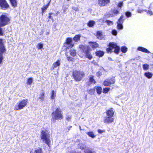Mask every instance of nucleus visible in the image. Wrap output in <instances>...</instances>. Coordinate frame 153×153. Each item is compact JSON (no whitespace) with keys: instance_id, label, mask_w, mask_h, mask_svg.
Wrapping results in <instances>:
<instances>
[{"instance_id":"obj_1","label":"nucleus","mask_w":153,"mask_h":153,"mask_svg":"<svg viewBox=\"0 0 153 153\" xmlns=\"http://www.w3.org/2000/svg\"><path fill=\"white\" fill-rule=\"evenodd\" d=\"M40 138L43 142L46 144L50 147L51 140L50 135L48 131L46 130H42L41 133Z\"/></svg>"},{"instance_id":"obj_2","label":"nucleus","mask_w":153,"mask_h":153,"mask_svg":"<svg viewBox=\"0 0 153 153\" xmlns=\"http://www.w3.org/2000/svg\"><path fill=\"white\" fill-rule=\"evenodd\" d=\"M52 118L53 120H59L63 117L62 111L59 108H57L52 113Z\"/></svg>"},{"instance_id":"obj_3","label":"nucleus","mask_w":153,"mask_h":153,"mask_svg":"<svg viewBox=\"0 0 153 153\" xmlns=\"http://www.w3.org/2000/svg\"><path fill=\"white\" fill-rule=\"evenodd\" d=\"M109 48H106V51L107 53H111L112 52V50L114 49V52L116 54L118 53L120 48L116 43L114 42H110L109 44Z\"/></svg>"},{"instance_id":"obj_4","label":"nucleus","mask_w":153,"mask_h":153,"mask_svg":"<svg viewBox=\"0 0 153 153\" xmlns=\"http://www.w3.org/2000/svg\"><path fill=\"white\" fill-rule=\"evenodd\" d=\"M10 19L6 14H2L0 16V27H3L10 23Z\"/></svg>"},{"instance_id":"obj_5","label":"nucleus","mask_w":153,"mask_h":153,"mask_svg":"<svg viewBox=\"0 0 153 153\" xmlns=\"http://www.w3.org/2000/svg\"><path fill=\"white\" fill-rule=\"evenodd\" d=\"M28 100L27 99H23L19 101L14 107V109L15 110H19L23 109L27 105Z\"/></svg>"},{"instance_id":"obj_6","label":"nucleus","mask_w":153,"mask_h":153,"mask_svg":"<svg viewBox=\"0 0 153 153\" xmlns=\"http://www.w3.org/2000/svg\"><path fill=\"white\" fill-rule=\"evenodd\" d=\"M73 75L75 80L79 81L84 76V73L82 71H75L73 72Z\"/></svg>"},{"instance_id":"obj_7","label":"nucleus","mask_w":153,"mask_h":153,"mask_svg":"<svg viewBox=\"0 0 153 153\" xmlns=\"http://www.w3.org/2000/svg\"><path fill=\"white\" fill-rule=\"evenodd\" d=\"M0 7L2 9L6 10L10 6L6 0H0Z\"/></svg>"},{"instance_id":"obj_8","label":"nucleus","mask_w":153,"mask_h":153,"mask_svg":"<svg viewBox=\"0 0 153 153\" xmlns=\"http://www.w3.org/2000/svg\"><path fill=\"white\" fill-rule=\"evenodd\" d=\"M123 16H121L117 22V28L118 29L122 30L123 28V23L124 20L123 19Z\"/></svg>"},{"instance_id":"obj_9","label":"nucleus","mask_w":153,"mask_h":153,"mask_svg":"<svg viewBox=\"0 0 153 153\" xmlns=\"http://www.w3.org/2000/svg\"><path fill=\"white\" fill-rule=\"evenodd\" d=\"M114 120L113 117L106 116L104 118L103 122L104 123H113Z\"/></svg>"},{"instance_id":"obj_10","label":"nucleus","mask_w":153,"mask_h":153,"mask_svg":"<svg viewBox=\"0 0 153 153\" xmlns=\"http://www.w3.org/2000/svg\"><path fill=\"white\" fill-rule=\"evenodd\" d=\"M115 83V79H108L105 80L103 83L105 86H109L111 84H114Z\"/></svg>"},{"instance_id":"obj_11","label":"nucleus","mask_w":153,"mask_h":153,"mask_svg":"<svg viewBox=\"0 0 153 153\" xmlns=\"http://www.w3.org/2000/svg\"><path fill=\"white\" fill-rule=\"evenodd\" d=\"M110 2V0H98V3L100 7H104Z\"/></svg>"},{"instance_id":"obj_12","label":"nucleus","mask_w":153,"mask_h":153,"mask_svg":"<svg viewBox=\"0 0 153 153\" xmlns=\"http://www.w3.org/2000/svg\"><path fill=\"white\" fill-rule=\"evenodd\" d=\"M79 48L82 52L85 53L90 51V48L87 45H80L79 46Z\"/></svg>"},{"instance_id":"obj_13","label":"nucleus","mask_w":153,"mask_h":153,"mask_svg":"<svg viewBox=\"0 0 153 153\" xmlns=\"http://www.w3.org/2000/svg\"><path fill=\"white\" fill-rule=\"evenodd\" d=\"M6 51V50L3 43L2 40V39H0V52H1L3 53L5 52Z\"/></svg>"},{"instance_id":"obj_14","label":"nucleus","mask_w":153,"mask_h":153,"mask_svg":"<svg viewBox=\"0 0 153 153\" xmlns=\"http://www.w3.org/2000/svg\"><path fill=\"white\" fill-rule=\"evenodd\" d=\"M106 113V116L113 117L114 114V112L112 108H110L107 111Z\"/></svg>"},{"instance_id":"obj_15","label":"nucleus","mask_w":153,"mask_h":153,"mask_svg":"<svg viewBox=\"0 0 153 153\" xmlns=\"http://www.w3.org/2000/svg\"><path fill=\"white\" fill-rule=\"evenodd\" d=\"M44 99L45 93L44 92H42L39 94L38 99L39 100L40 102H42L44 101Z\"/></svg>"},{"instance_id":"obj_16","label":"nucleus","mask_w":153,"mask_h":153,"mask_svg":"<svg viewBox=\"0 0 153 153\" xmlns=\"http://www.w3.org/2000/svg\"><path fill=\"white\" fill-rule=\"evenodd\" d=\"M84 153H96V152L94 151L92 149L87 147L84 151Z\"/></svg>"},{"instance_id":"obj_17","label":"nucleus","mask_w":153,"mask_h":153,"mask_svg":"<svg viewBox=\"0 0 153 153\" xmlns=\"http://www.w3.org/2000/svg\"><path fill=\"white\" fill-rule=\"evenodd\" d=\"M96 36L98 39L100 40L102 39L103 38L102 32L101 31H97V32Z\"/></svg>"},{"instance_id":"obj_18","label":"nucleus","mask_w":153,"mask_h":153,"mask_svg":"<svg viewBox=\"0 0 153 153\" xmlns=\"http://www.w3.org/2000/svg\"><path fill=\"white\" fill-rule=\"evenodd\" d=\"M137 50L147 53H150L149 51L146 48L141 47H139L137 48Z\"/></svg>"},{"instance_id":"obj_19","label":"nucleus","mask_w":153,"mask_h":153,"mask_svg":"<svg viewBox=\"0 0 153 153\" xmlns=\"http://www.w3.org/2000/svg\"><path fill=\"white\" fill-rule=\"evenodd\" d=\"M72 41V39L70 38H68L66 40V43L68 45H70V48H72L74 46L73 44H71Z\"/></svg>"},{"instance_id":"obj_20","label":"nucleus","mask_w":153,"mask_h":153,"mask_svg":"<svg viewBox=\"0 0 153 153\" xmlns=\"http://www.w3.org/2000/svg\"><path fill=\"white\" fill-rule=\"evenodd\" d=\"M90 45L93 48H96L98 47V44L95 42H89Z\"/></svg>"},{"instance_id":"obj_21","label":"nucleus","mask_w":153,"mask_h":153,"mask_svg":"<svg viewBox=\"0 0 153 153\" xmlns=\"http://www.w3.org/2000/svg\"><path fill=\"white\" fill-rule=\"evenodd\" d=\"M104 53V52L101 51H98L96 52V55L99 57L102 56Z\"/></svg>"},{"instance_id":"obj_22","label":"nucleus","mask_w":153,"mask_h":153,"mask_svg":"<svg viewBox=\"0 0 153 153\" xmlns=\"http://www.w3.org/2000/svg\"><path fill=\"white\" fill-rule=\"evenodd\" d=\"M78 147L82 149H84L87 148L85 145L82 143H79L78 145Z\"/></svg>"},{"instance_id":"obj_23","label":"nucleus","mask_w":153,"mask_h":153,"mask_svg":"<svg viewBox=\"0 0 153 153\" xmlns=\"http://www.w3.org/2000/svg\"><path fill=\"white\" fill-rule=\"evenodd\" d=\"M111 13H112V14H111L110 15H111V17H113L115 15L119 14V12L117 10L114 9L112 10Z\"/></svg>"},{"instance_id":"obj_24","label":"nucleus","mask_w":153,"mask_h":153,"mask_svg":"<svg viewBox=\"0 0 153 153\" xmlns=\"http://www.w3.org/2000/svg\"><path fill=\"white\" fill-rule=\"evenodd\" d=\"M12 6L14 7L17 6V0H9Z\"/></svg>"},{"instance_id":"obj_25","label":"nucleus","mask_w":153,"mask_h":153,"mask_svg":"<svg viewBox=\"0 0 153 153\" xmlns=\"http://www.w3.org/2000/svg\"><path fill=\"white\" fill-rule=\"evenodd\" d=\"M85 57L89 60H91L92 58V56L91 55L90 51L85 53Z\"/></svg>"},{"instance_id":"obj_26","label":"nucleus","mask_w":153,"mask_h":153,"mask_svg":"<svg viewBox=\"0 0 153 153\" xmlns=\"http://www.w3.org/2000/svg\"><path fill=\"white\" fill-rule=\"evenodd\" d=\"M145 76L148 78H151L152 76V74L149 72H145L144 73Z\"/></svg>"},{"instance_id":"obj_27","label":"nucleus","mask_w":153,"mask_h":153,"mask_svg":"<svg viewBox=\"0 0 153 153\" xmlns=\"http://www.w3.org/2000/svg\"><path fill=\"white\" fill-rule=\"evenodd\" d=\"M56 91L54 90H52L51 91V99H54L56 97Z\"/></svg>"},{"instance_id":"obj_28","label":"nucleus","mask_w":153,"mask_h":153,"mask_svg":"<svg viewBox=\"0 0 153 153\" xmlns=\"http://www.w3.org/2000/svg\"><path fill=\"white\" fill-rule=\"evenodd\" d=\"M95 24V22L93 20L90 21L87 24L88 26L89 27H93Z\"/></svg>"},{"instance_id":"obj_29","label":"nucleus","mask_w":153,"mask_h":153,"mask_svg":"<svg viewBox=\"0 0 153 153\" xmlns=\"http://www.w3.org/2000/svg\"><path fill=\"white\" fill-rule=\"evenodd\" d=\"M81 36L80 35H76L73 38V40L76 42L80 40Z\"/></svg>"},{"instance_id":"obj_30","label":"nucleus","mask_w":153,"mask_h":153,"mask_svg":"<svg viewBox=\"0 0 153 153\" xmlns=\"http://www.w3.org/2000/svg\"><path fill=\"white\" fill-rule=\"evenodd\" d=\"M60 64L59 60H58L56 62L53 63V69L56 68L57 66H59Z\"/></svg>"},{"instance_id":"obj_31","label":"nucleus","mask_w":153,"mask_h":153,"mask_svg":"<svg viewBox=\"0 0 153 153\" xmlns=\"http://www.w3.org/2000/svg\"><path fill=\"white\" fill-rule=\"evenodd\" d=\"M86 134L88 135L89 136L92 138H94L95 137L94 133L92 131L86 133Z\"/></svg>"},{"instance_id":"obj_32","label":"nucleus","mask_w":153,"mask_h":153,"mask_svg":"<svg viewBox=\"0 0 153 153\" xmlns=\"http://www.w3.org/2000/svg\"><path fill=\"white\" fill-rule=\"evenodd\" d=\"M70 54L73 56H75L76 55V52L75 50H71L70 51Z\"/></svg>"},{"instance_id":"obj_33","label":"nucleus","mask_w":153,"mask_h":153,"mask_svg":"<svg viewBox=\"0 0 153 153\" xmlns=\"http://www.w3.org/2000/svg\"><path fill=\"white\" fill-rule=\"evenodd\" d=\"M97 92V93L100 94L101 93L102 88L100 87H97L96 88Z\"/></svg>"},{"instance_id":"obj_34","label":"nucleus","mask_w":153,"mask_h":153,"mask_svg":"<svg viewBox=\"0 0 153 153\" xmlns=\"http://www.w3.org/2000/svg\"><path fill=\"white\" fill-rule=\"evenodd\" d=\"M121 50L123 53H125L127 52V48L126 47L123 46L121 48Z\"/></svg>"},{"instance_id":"obj_35","label":"nucleus","mask_w":153,"mask_h":153,"mask_svg":"<svg viewBox=\"0 0 153 153\" xmlns=\"http://www.w3.org/2000/svg\"><path fill=\"white\" fill-rule=\"evenodd\" d=\"M143 67L144 70H147L149 69V66L147 64H143Z\"/></svg>"},{"instance_id":"obj_36","label":"nucleus","mask_w":153,"mask_h":153,"mask_svg":"<svg viewBox=\"0 0 153 153\" xmlns=\"http://www.w3.org/2000/svg\"><path fill=\"white\" fill-rule=\"evenodd\" d=\"M35 152L36 153H43L42 149L41 148H39L36 149Z\"/></svg>"},{"instance_id":"obj_37","label":"nucleus","mask_w":153,"mask_h":153,"mask_svg":"<svg viewBox=\"0 0 153 153\" xmlns=\"http://www.w3.org/2000/svg\"><path fill=\"white\" fill-rule=\"evenodd\" d=\"M43 47V45L42 44L39 43L37 44L36 47L38 49H41Z\"/></svg>"},{"instance_id":"obj_38","label":"nucleus","mask_w":153,"mask_h":153,"mask_svg":"<svg viewBox=\"0 0 153 153\" xmlns=\"http://www.w3.org/2000/svg\"><path fill=\"white\" fill-rule=\"evenodd\" d=\"M33 82V78H29L28 79L27 82V84L28 85L31 84Z\"/></svg>"},{"instance_id":"obj_39","label":"nucleus","mask_w":153,"mask_h":153,"mask_svg":"<svg viewBox=\"0 0 153 153\" xmlns=\"http://www.w3.org/2000/svg\"><path fill=\"white\" fill-rule=\"evenodd\" d=\"M94 76H92L90 77L89 80L90 82H91L92 83H93L94 84L96 82L95 80L94 79Z\"/></svg>"},{"instance_id":"obj_40","label":"nucleus","mask_w":153,"mask_h":153,"mask_svg":"<svg viewBox=\"0 0 153 153\" xmlns=\"http://www.w3.org/2000/svg\"><path fill=\"white\" fill-rule=\"evenodd\" d=\"M95 90L94 89H90L88 91V93L90 94H93L94 93Z\"/></svg>"},{"instance_id":"obj_41","label":"nucleus","mask_w":153,"mask_h":153,"mask_svg":"<svg viewBox=\"0 0 153 153\" xmlns=\"http://www.w3.org/2000/svg\"><path fill=\"white\" fill-rule=\"evenodd\" d=\"M125 14H126V16L127 17H131V13L129 11L126 12L125 13Z\"/></svg>"},{"instance_id":"obj_42","label":"nucleus","mask_w":153,"mask_h":153,"mask_svg":"<svg viewBox=\"0 0 153 153\" xmlns=\"http://www.w3.org/2000/svg\"><path fill=\"white\" fill-rule=\"evenodd\" d=\"M110 88H105L103 89V92L104 93H107L109 90Z\"/></svg>"},{"instance_id":"obj_43","label":"nucleus","mask_w":153,"mask_h":153,"mask_svg":"<svg viewBox=\"0 0 153 153\" xmlns=\"http://www.w3.org/2000/svg\"><path fill=\"white\" fill-rule=\"evenodd\" d=\"M105 22L107 23V25H113V22L110 20H106Z\"/></svg>"},{"instance_id":"obj_44","label":"nucleus","mask_w":153,"mask_h":153,"mask_svg":"<svg viewBox=\"0 0 153 153\" xmlns=\"http://www.w3.org/2000/svg\"><path fill=\"white\" fill-rule=\"evenodd\" d=\"M123 5V1L120 2L117 4V7L121 8Z\"/></svg>"},{"instance_id":"obj_45","label":"nucleus","mask_w":153,"mask_h":153,"mask_svg":"<svg viewBox=\"0 0 153 153\" xmlns=\"http://www.w3.org/2000/svg\"><path fill=\"white\" fill-rule=\"evenodd\" d=\"M48 8V6L46 5L44 6L42 8V13L45 11Z\"/></svg>"},{"instance_id":"obj_46","label":"nucleus","mask_w":153,"mask_h":153,"mask_svg":"<svg viewBox=\"0 0 153 153\" xmlns=\"http://www.w3.org/2000/svg\"><path fill=\"white\" fill-rule=\"evenodd\" d=\"M112 34L114 36H116L117 34V31L115 30H113L112 31Z\"/></svg>"},{"instance_id":"obj_47","label":"nucleus","mask_w":153,"mask_h":153,"mask_svg":"<svg viewBox=\"0 0 153 153\" xmlns=\"http://www.w3.org/2000/svg\"><path fill=\"white\" fill-rule=\"evenodd\" d=\"M2 54L3 53H2L0 52V64L1 63L3 59Z\"/></svg>"},{"instance_id":"obj_48","label":"nucleus","mask_w":153,"mask_h":153,"mask_svg":"<svg viewBox=\"0 0 153 153\" xmlns=\"http://www.w3.org/2000/svg\"><path fill=\"white\" fill-rule=\"evenodd\" d=\"M3 35V32L2 28H0V36H2Z\"/></svg>"},{"instance_id":"obj_49","label":"nucleus","mask_w":153,"mask_h":153,"mask_svg":"<svg viewBox=\"0 0 153 153\" xmlns=\"http://www.w3.org/2000/svg\"><path fill=\"white\" fill-rule=\"evenodd\" d=\"M72 9L76 11H79L78 8L77 7H73Z\"/></svg>"},{"instance_id":"obj_50","label":"nucleus","mask_w":153,"mask_h":153,"mask_svg":"<svg viewBox=\"0 0 153 153\" xmlns=\"http://www.w3.org/2000/svg\"><path fill=\"white\" fill-rule=\"evenodd\" d=\"M147 13L148 14H149L150 15H153L152 12V11H151L150 10H149L148 11Z\"/></svg>"},{"instance_id":"obj_51","label":"nucleus","mask_w":153,"mask_h":153,"mask_svg":"<svg viewBox=\"0 0 153 153\" xmlns=\"http://www.w3.org/2000/svg\"><path fill=\"white\" fill-rule=\"evenodd\" d=\"M102 75L101 73L99 71L97 73V76H99Z\"/></svg>"},{"instance_id":"obj_52","label":"nucleus","mask_w":153,"mask_h":153,"mask_svg":"<svg viewBox=\"0 0 153 153\" xmlns=\"http://www.w3.org/2000/svg\"><path fill=\"white\" fill-rule=\"evenodd\" d=\"M98 132L99 133H102L104 132V131L102 130H101V129H98Z\"/></svg>"},{"instance_id":"obj_53","label":"nucleus","mask_w":153,"mask_h":153,"mask_svg":"<svg viewBox=\"0 0 153 153\" xmlns=\"http://www.w3.org/2000/svg\"><path fill=\"white\" fill-rule=\"evenodd\" d=\"M71 118V116H70V117L68 116L66 117V119L68 121H70Z\"/></svg>"},{"instance_id":"obj_54","label":"nucleus","mask_w":153,"mask_h":153,"mask_svg":"<svg viewBox=\"0 0 153 153\" xmlns=\"http://www.w3.org/2000/svg\"><path fill=\"white\" fill-rule=\"evenodd\" d=\"M60 13L58 11H57L56 12V14L54 15L55 16H57Z\"/></svg>"},{"instance_id":"obj_55","label":"nucleus","mask_w":153,"mask_h":153,"mask_svg":"<svg viewBox=\"0 0 153 153\" xmlns=\"http://www.w3.org/2000/svg\"><path fill=\"white\" fill-rule=\"evenodd\" d=\"M64 11H65L67 8L68 7H65L64 6L63 7Z\"/></svg>"},{"instance_id":"obj_56","label":"nucleus","mask_w":153,"mask_h":153,"mask_svg":"<svg viewBox=\"0 0 153 153\" xmlns=\"http://www.w3.org/2000/svg\"><path fill=\"white\" fill-rule=\"evenodd\" d=\"M52 13H49V18H50V19H51V15H52Z\"/></svg>"},{"instance_id":"obj_57","label":"nucleus","mask_w":153,"mask_h":153,"mask_svg":"<svg viewBox=\"0 0 153 153\" xmlns=\"http://www.w3.org/2000/svg\"><path fill=\"white\" fill-rule=\"evenodd\" d=\"M66 55L67 56L68 60H70V59H71V58L67 56V54H66Z\"/></svg>"},{"instance_id":"obj_58","label":"nucleus","mask_w":153,"mask_h":153,"mask_svg":"<svg viewBox=\"0 0 153 153\" xmlns=\"http://www.w3.org/2000/svg\"><path fill=\"white\" fill-rule=\"evenodd\" d=\"M108 59L109 60H110V61H111L112 60L111 58L110 57L108 58Z\"/></svg>"},{"instance_id":"obj_59","label":"nucleus","mask_w":153,"mask_h":153,"mask_svg":"<svg viewBox=\"0 0 153 153\" xmlns=\"http://www.w3.org/2000/svg\"><path fill=\"white\" fill-rule=\"evenodd\" d=\"M51 1H50L49 2L48 4L46 5H47L48 6H48L49 5V4H50V2Z\"/></svg>"},{"instance_id":"obj_60","label":"nucleus","mask_w":153,"mask_h":153,"mask_svg":"<svg viewBox=\"0 0 153 153\" xmlns=\"http://www.w3.org/2000/svg\"><path fill=\"white\" fill-rule=\"evenodd\" d=\"M74 153H82L81 152H74Z\"/></svg>"},{"instance_id":"obj_61","label":"nucleus","mask_w":153,"mask_h":153,"mask_svg":"<svg viewBox=\"0 0 153 153\" xmlns=\"http://www.w3.org/2000/svg\"><path fill=\"white\" fill-rule=\"evenodd\" d=\"M138 13H141V11H140V10H139L138 11Z\"/></svg>"},{"instance_id":"obj_62","label":"nucleus","mask_w":153,"mask_h":153,"mask_svg":"<svg viewBox=\"0 0 153 153\" xmlns=\"http://www.w3.org/2000/svg\"><path fill=\"white\" fill-rule=\"evenodd\" d=\"M51 20H52V21H54V19H53V18H51Z\"/></svg>"},{"instance_id":"obj_63","label":"nucleus","mask_w":153,"mask_h":153,"mask_svg":"<svg viewBox=\"0 0 153 153\" xmlns=\"http://www.w3.org/2000/svg\"><path fill=\"white\" fill-rule=\"evenodd\" d=\"M79 128L80 130H81V127L80 126H79Z\"/></svg>"},{"instance_id":"obj_64","label":"nucleus","mask_w":153,"mask_h":153,"mask_svg":"<svg viewBox=\"0 0 153 153\" xmlns=\"http://www.w3.org/2000/svg\"><path fill=\"white\" fill-rule=\"evenodd\" d=\"M68 1H69L70 0H67Z\"/></svg>"}]
</instances>
